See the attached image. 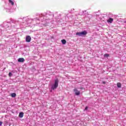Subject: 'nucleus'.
Masks as SVG:
<instances>
[{"label":"nucleus","instance_id":"obj_16","mask_svg":"<svg viewBox=\"0 0 126 126\" xmlns=\"http://www.w3.org/2000/svg\"><path fill=\"white\" fill-rule=\"evenodd\" d=\"M2 125V122L0 121V126H1Z\"/></svg>","mask_w":126,"mask_h":126},{"label":"nucleus","instance_id":"obj_14","mask_svg":"<svg viewBox=\"0 0 126 126\" xmlns=\"http://www.w3.org/2000/svg\"><path fill=\"white\" fill-rule=\"evenodd\" d=\"M88 109V107L86 106L85 108V111H86Z\"/></svg>","mask_w":126,"mask_h":126},{"label":"nucleus","instance_id":"obj_10","mask_svg":"<svg viewBox=\"0 0 126 126\" xmlns=\"http://www.w3.org/2000/svg\"><path fill=\"white\" fill-rule=\"evenodd\" d=\"M11 97H13V98H14L15 97H16V94L12 93L11 94Z\"/></svg>","mask_w":126,"mask_h":126},{"label":"nucleus","instance_id":"obj_12","mask_svg":"<svg viewBox=\"0 0 126 126\" xmlns=\"http://www.w3.org/2000/svg\"><path fill=\"white\" fill-rule=\"evenodd\" d=\"M110 55L108 54H105L104 55V57H106V58H108Z\"/></svg>","mask_w":126,"mask_h":126},{"label":"nucleus","instance_id":"obj_11","mask_svg":"<svg viewBox=\"0 0 126 126\" xmlns=\"http://www.w3.org/2000/svg\"><path fill=\"white\" fill-rule=\"evenodd\" d=\"M9 3L11 4L12 5H14V2L11 0H9Z\"/></svg>","mask_w":126,"mask_h":126},{"label":"nucleus","instance_id":"obj_4","mask_svg":"<svg viewBox=\"0 0 126 126\" xmlns=\"http://www.w3.org/2000/svg\"><path fill=\"white\" fill-rule=\"evenodd\" d=\"M26 41L28 43H29L30 42H31V36L28 35L26 37Z\"/></svg>","mask_w":126,"mask_h":126},{"label":"nucleus","instance_id":"obj_5","mask_svg":"<svg viewBox=\"0 0 126 126\" xmlns=\"http://www.w3.org/2000/svg\"><path fill=\"white\" fill-rule=\"evenodd\" d=\"M113 21H114V19H113V18H110L108 20H107V22L108 23H112V22H113Z\"/></svg>","mask_w":126,"mask_h":126},{"label":"nucleus","instance_id":"obj_13","mask_svg":"<svg viewBox=\"0 0 126 126\" xmlns=\"http://www.w3.org/2000/svg\"><path fill=\"white\" fill-rule=\"evenodd\" d=\"M9 77H11V76H12V73H11V72L9 73Z\"/></svg>","mask_w":126,"mask_h":126},{"label":"nucleus","instance_id":"obj_2","mask_svg":"<svg viewBox=\"0 0 126 126\" xmlns=\"http://www.w3.org/2000/svg\"><path fill=\"white\" fill-rule=\"evenodd\" d=\"M87 34V32H86V31L82 32H77L76 33V35L77 36H79L80 37L81 36H86Z\"/></svg>","mask_w":126,"mask_h":126},{"label":"nucleus","instance_id":"obj_6","mask_svg":"<svg viewBox=\"0 0 126 126\" xmlns=\"http://www.w3.org/2000/svg\"><path fill=\"white\" fill-rule=\"evenodd\" d=\"M19 63H23L24 62V58H19L18 60Z\"/></svg>","mask_w":126,"mask_h":126},{"label":"nucleus","instance_id":"obj_9","mask_svg":"<svg viewBox=\"0 0 126 126\" xmlns=\"http://www.w3.org/2000/svg\"><path fill=\"white\" fill-rule=\"evenodd\" d=\"M117 87H118V88H121V87H122V84H121V83H118Z\"/></svg>","mask_w":126,"mask_h":126},{"label":"nucleus","instance_id":"obj_17","mask_svg":"<svg viewBox=\"0 0 126 126\" xmlns=\"http://www.w3.org/2000/svg\"><path fill=\"white\" fill-rule=\"evenodd\" d=\"M80 89H83V88H80Z\"/></svg>","mask_w":126,"mask_h":126},{"label":"nucleus","instance_id":"obj_7","mask_svg":"<svg viewBox=\"0 0 126 126\" xmlns=\"http://www.w3.org/2000/svg\"><path fill=\"white\" fill-rule=\"evenodd\" d=\"M23 116H24V113L23 112H20L19 115V118H23Z\"/></svg>","mask_w":126,"mask_h":126},{"label":"nucleus","instance_id":"obj_3","mask_svg":"<svg viewBox=\"0 0 126 126\" xmlns=\"http://www.w3.org/2000/svg\"><path fill=\"white\" fill-rule=\"evenodd\" d=\"M73 91H74V92H75V94L77 96L80 95V92L79 91H78L77 90V89H76V88L74 89Z\"/></svg>","mask_w":126,"mask_h":126},{"label":"nucleus","instance_id":"obj_15","mask_svg":"<svg viewBox=\"0 0 126 126\" xmlns=\"http://www.w3.org/2000/svg\"><path fill=\"white\" fill-rule=\"evenodd\" d=\"M102 83H103V84H106V82L103 81V82H102Z\"/></svg>","mask_w":126,"mask_h":126},{"label":"nucleus","instance_id":"obj_1","mask_svg":"<svg viewBox=\"0 0 126 126\" xmlns=\"http://www.w3.org/2000/svg\"><path fill=\"white\" fill-rule=\"evenodd\" d=\"M59 87V80L56 79L55 80V83L52 86L51 89L53 90H55V89H57Z\"/></svg>","mask_w":126,"mask_h":126},{"label":"nucleus","instance_id":"obj_8","mask_svg":"<svg viewBox=\"0 0 126 126\" xmlns=\"http://www.w3.org/2000/svg\"><path fill=\"white\" fill-rule=\"evenodd\" d=\"M61 42H62V44H63V45H64V44H66V40H65L64 39H62L61 40Z\"/></svg>","mask_w":126,"mask_h":126}]
</instances>
